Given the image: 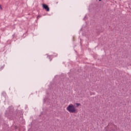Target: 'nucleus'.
<instances>
[{"mask_svg":"<svg viewBox=\"0 0 131 131\" xmlns=\"http://www.w3.org/2000/svg\"><path fill=\"white\" fill-rule=\"evenodd\" d=\"M67 110L70 113H77V110L73 104H70L67 107Z\"/></svg>","mask_w":131,"mask_h":131,"instance_id":"1","label":"nucleus"},{"mask_svg":"<svg viewBox=\"0 0 131 131\" xmlns=\"http://www.w3.org/2000/svg\"><path fill=\"white\" fill-rule=\"evenodd\" d=\"M106 131H116L117 130V126L116 125H112L108 126L105 129Z\"/></svg>","mask_w":131,"mask_h":131,"instance_id":"2","label":"nucleus"},{"mask_svg":"<svg viewBox=\"0 0 131 131\" xmlns=\"http://www.w3.org/2000/svg\"><path fill=\"white\" fill-rule=\"evenodd\" d=\"M42 7L43 9H45L47 12L50 11V8H49V6L46 4H42Z\"/></svg>","mask_w":131,"mask_h":131,"instance_id":"3","label":"nucleus"},{"mask_svg":"<svg viewBox=\"0 0 131 131\" xmlns=\"http://www.w3.org/2000/svg\"><path fill=\"white\" fill-rule=\"evenodd\" d=\"M76 107H78L79 106H80V104L78 103H76Z\"/></svg>","mask_w":131,"mask_h":131,"instance_id":"4","label":"nucleus"},{"mask_svg":"<svg viewBox=\"0 0 131 131\" xmlns=\"http://www.w3.org/2000/svg\"><path fill=\"white\" fill-rule=\"evenodd\" d=\"M0 9L3 11V7H2V5H0Z\"/></svg>","mask_w":131,"mask_h":131,"instance_id":"5","label":"nucleus"},{"mask_svg":"<svg viewBox=\"0 0 131 131\" xmlns=\"http://www.w3.org/2000/svg\"><path fill=\"white\" fill-rule=\"evenodd\" d=\"M39 18H40V15H38V16L37 17V19H39Z\"/></svg>","mask_w":131,"mask_h":131,"instance_id":"6","label":"nucleus"},{"mask_svg":"<svg viewBox=\"0 0 131 131\" xmlns=\"http://www.w3.org/2000/svg\"><path fill=\"white\" fill-rule=\"evenodd\" d=\"M99 2H101V1H102V0H99Z\"/></svg>","mask_w":131,"mask_h":131,"instance_id":"7","label":"nucleus"}]
</instances>
